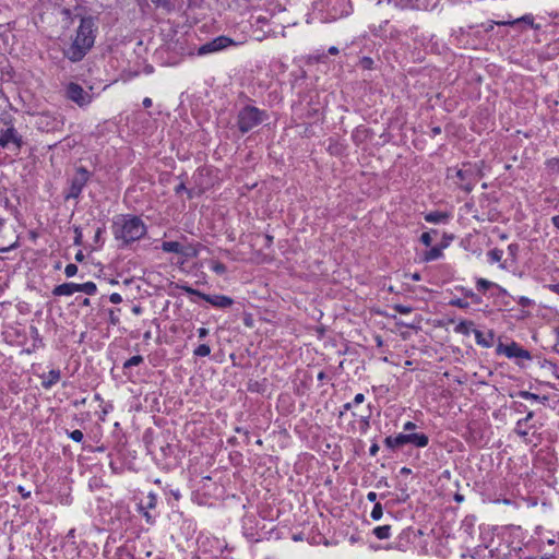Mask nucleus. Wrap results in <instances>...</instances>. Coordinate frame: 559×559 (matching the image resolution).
Wrapping results in <instances>:
<instances>
[{
    "label": "nucleus",
    "mask_w": 559,
    "mask_h": 559,
    "mask_svg": "<svg viewBox=\"0 0 559 559\" xmlns=\"http://www.w3.org/2000/svg\"><path fill=\"white\" fill-rule=\"evenodd\" d=\"M94 39L92 20L82 19L73 43L64 52L66 56L71 61H80L94 45Z\"/></svg>",
    "instance_id": "f257e3e1"
},
{
    "label": "nucleus",
    "mask_w": 559,
    "mask_h": 559,
    "mask_svg": "<svg viewBox=\"0 0 559 559\" xmlns=\"http://www.w3.org/2000/svg\"><path fill=\"white\" fill-rule=\"evenodd\" d=\"M146 233L144 223L139 217H122L114 223V234L117 239L129 243L142 238Z\"/></svg>",
    "instance_id": "f03ea898"
},
{
    "label": "nucleus",
    "mask_w": 559,
    "mask_h": 559,
    "mask_svg": "<svg viewBox=\"0 0 559 559\" xmlns=\"http://www.w3.org/2000/svg\"><path fill=\"white\" fill-rule=\"evenodd\" d=\"M266 118L265 111L254 106H246L238 114V128L241 133H247Z\"/></svg>",
    "instance_id": "7ed1b4c3"
},
{
    "label": "nucleus",
    "mask_w": 559,
    "mask_h": 559,
    "mask_svg": "<svg viewBox=\"0 0 559 559\" xmlns=\"http://www.w3.org/2000/svg\"><path fill=\"white\" fill-rule=\"evenodd\" d=\"M88 178L90 173L84 167L78 168L75 176L71 180V186L69 192L66 194V199H76L88 181Z\"/></svg>",
    "instance_id": "20e7f679"
},
{
    "label": "nucleus",
    "mask_w": 559,
    "mask_h": 559,
    "mask_svg": "<svg viewBox=\"0 0 559 559\" xmlns=\"http://www.w3.org/2000/svg\"><path fill=\"white\" fill-rule=\"evenodd\" d=\"M497 354H503L508 358H522V359H532V355L528 350L522 348L518 343L512 342L509 345H504L499 343L497 346Z\"/></svg>",
    "instance_id": "39448f33"
},
{
    "label": "nucleus",
    "mask_w": 559,
    "mask_h": 559,
    "mask_svg": "<svg viewBox=\"0 0 559 559\" xmlns=\"http://www.w3.org/2000/svg\"><path fill=\"white\" fill-rule=\"evenodd\" d=\"M187 292L189 294H193L205 300L206 302L211 304L214 307L217 308H228L234 304V300L230 297L223 296V295H206L204 293H201L193 288H187Z\"/></svg>",
    "instance_id": "423d86ee"
},
{
    "label": "nucleus",
    "mask_w": 559,
    "mask_h": 559,
    "mask_svg": "<svg viewBox=\"0 0 559 559\" xmlns=\"http://www.w3.org/2000/svg\"><path fill=\"white\" fill-rule=\"evenodd\" d=\"M67 97L79 106H84L90 103L91 97L84 92L83 87L76 83H70L67 87Z\"/></svg>",
    "instance_id": "0eeeda50"
},
{
    "label": "nucleus",
    "mask_w": 559,
    "mask_h": 559,
    "mask_svg": "<svg viewBox=\"0 0 559 559\" xmlns=\"http://www.w3.org/2000/svg\"><path fill=\"white\" fill-rule=\"evenodd\" d=\"M231 43H233V40L230 38H228L226 36H218L215 39L202 45L198 49V53L202 56V55H206L210 52H215V51L226 48Z\"/></svg>",
    "instance_id": "6e6552de"
},
{
    "label": "nucleus",
    "mask_w": 559,
    "mask_h": 559,
    "mask_svg": "<svg viewBox=\"0 0 559 559\" xmlns=\"http://www.w3.org/2000/svg\"><path fill=\"white\" fill-rule=\"evenodd\" d=\"M10 143H13L16 148H20L22 145V138L17 134L14 128L0 131V145L5 147Z\"/></svg>",
    "instance_id": "1a4fd4ad"
},
{
    "label": "nucleus",
    "mask_w": 559,
    "mask_h": 559,
    "mask_svg": "<svg viewBox=\"0 0 559 559\" xmlns=\"http://www.w3.org/2000/svg\"><path fill=\"white\" fill-rule=\"evenodd\" d=\"M456 177L459 178L460 182L457 185L461 189H463L465 192H471L474 188V173L471 169H459L456 171Z\"/></svg>",
    "instance_id": "9d476101"
},
{
    "label": "nucleus",
    "mask_w": 559,
    "mask_h": 559,
    "mask_svg": "<svg viewBox=\"0 0 559 559\" xmlns=\"http://www.w3.org/2000/svg\"><path fill=\"white\" fill-rule=\"evenodd\" d=\"M78 292H80L79 284L64 283V284L56 286L52 290V294L55 296H70Z\"/></svg>",
    "instance_id": "9b49d317"
},
{
    "label": "nucleus",
    "mask_w": 559,
    "mask_h": 559,
    "mask_svg": "<svg viewBox=\"0 0 559 559\" xmlns=\"http://www.w3.org/2000/svg\"><path fill=\"white\" fill-rule=\"evenodd\" d=\"M476 343L481 345L483 347L489 348L492 346L495 334L492 331H489L488 335L485 336L484 333L479 330H473Z\"/></svg>",
    "instance_id": "f8f14e48"
},
{
    "label": "nucleus",
    "mask_w": 559,
    "mask_h": 559,
    "mask_svg": "<svg viewBox=\"0 0 559 559\" xmlns=\"http://www.w3.org/2000/svg\"><path fill=\"white\" fill-rule=\"evenodd\" d=\"M408 443L407 433H400L396 437H386V447L399 449Z\"/></svg>",
    "instance_id": "ddd939ff"
},
{
    "label": "nucleus",
    "mask_w": 559,
    "mask_h": 559,
    "mask_svg": "<svg viewBox=\"0 0 559 559\" xmlns=\"http://www.w3.org/2000/svg\"><path fill=\"white\" fill-rule=\"evenodd\" d=\"M518 23H525L528 26L538 29L539 26L534 24V17L531 14L523 15L519 19H515L513 21H503V22H497L498 25H515Z\"/></svg>",
    "instance_id": "4468645a"
},
{
    "label": "nucleus",
    "mask_w": 559,
    "mask_h": 559,
    "mask_svg": "<svg viewBox=\"0 0 559 559\" xmlns=\"http://www.w3.org/2000/svg\"><path fill=\"white\" fill-rule=\"evenodd\" d=\"M408 443L417 448H424L428 444L429 439L425 433H407Z\"/></svg>",
    "instance_id": "2eb2a0df"
},
{
    "label": "nucleus",
    "mask_w": 559,
    "mask_h": 559,
    "mask_svg": "<svg viewBox=\"0 0 559 559\" xmlns=\"http://www.w3.org/2000/svg\"><path fill=\"white\" fill-rule=\"evenodd\" d=\"M60 379L59 370H50L47 376H43V386L48 389L57 383Z\"/></svg>",
    "instance_id": "dca6fc26"
},
{
    "label": "nucleus",
    "mask_w": 559,
    "mask_h": 559,
    "mask_svg": "<svg viewBox=\"0 0 559 559\" xmlns=\"http://www.w3.org/2000/svg\"><path fill=\"white\" fill-rule=\"evenodd\" d=\"M151 2L156 9H159L165 13H170L175 9L171 0H151Z\"/></svg>",
    "instance_id": "f3484780"
},
{
    "label": "nucleus",
    "mask_w": 559,
    "mask_h": 559,
    "mask_svg": "<svg viewBox=\"0 0 559 559\" xmlns=\"http://www.w3.org/2000/svg\"><path fill=\"white\" fill-rule=\"evenodd\" d=\"M162 249L165 252L182 253V246L178 241H164Z\"/></svg>",
    "instance_id": "a211bd4d"
},
{
    "label": "nucleus",
    "mask_w": 559,
    "mask_h": 559,
    "mask_svg": "<svg viewBox=\"0 0 559 559\" xmlns=\"http://www.w3.org/2000/svg\"><path fill=\"white\" fill-rule=\"evenodd\" d=\"M448 214L442 212H430L425 216V219L429 223H440L448 219Z\"/></svg>",
    "instance_id": "6ab92c4d"
},
{
    "label": "nucleus",
    "mask_w": 559,
    "mask_h": 559,
    "mask_svg": "<svg viewBox=\"0 0 559 559\" xmlns=\"http://www.w3.org/2000/svg\"><path fill=\"white\" fill-rule=\"evenodd\" d=\"M474 323L472 321H461L455 328L456 333L468 335Z\"/></svg>",
    "instance_id": "aec40b11"
},
{
    "label": "nucleus",
    "mask_w": 559,
    "mask_h": 559,
    "mask_svg": "<svg viewBox=\"0 0 559 559\" xmlns=\"http://www.w3.org/2000/svg\"><path fill=\"white\" fill-rule=\"evenodd\" d=\"M518 396L522 397V399H525V400H534V401H540L543 403L547 402L548 401V397L547 396H539L535 393H531L528 391H520L518 392L516 394Z\"/></svg>",
    "instance_id": "412c9836"
},
{
    "label": "nucleus",
    "mask_w": 559,
    "mask_h": 559,
    "mask_svg": "<svg viewBox=\"0 0 559 559\" xmlns=\"http://www.w3.org/2000/svg\"><path fill=\"white\" fill-rule=\"evenodd\" d=\"M442 254V251L440 248L438 247H432L430 250H428L426 253H425V261H432V260H437L441 257Z\"/></svg>",
    "instance_id": "4be33fe9"
},
{
    "label": "nucleus",
    "mask_w": 559,
    "mask_h": 559,
    "mask_svg": "<svg viewBox=\"0 0 559 559\" xmlns=\"http://www.w3.org/2000/svg\"><path fill=\"white\" fill-rule=\"evenodd\" d=\"M80 292L85 293L87 295H94L97 290L95 283L86 282L84 284H79Z\"/></svg>",
    "instance_id": "5701e85b"
},
{
    "label": "nucleus",
    "mask_w": 559,
    "mask_h": 559,
    "mask_svg": "<svg viewBox=\"0 0 559 559\" xmlns=\"http://www.w3.org/2000/svg\"><path fill=\"white\" fill-rule=\"evenodd\" d=\"M488 257L490 262L492 263L500 262L503 257V251L498 248H495L488 252Z\"/></svg>",
    "instance_id": "b1692460"
},
{
    "label": "nucleus",
    "mask_w": 559,
    "mask_h": 559,
    "mask_svg": "<svg viewBox=\"0 0 559 559\" xmlns=\"http://www.w3.org/2000/svg\"><path fill=\"white\" fill-rule=\"evenodd\" d=\"M211 354V347L206 344H201L194 349V355L199 357H206Z\"/></svg>",
    "instance_id": "393cba45"
},
{
    "label": "nucleus",
    "mask_w": 559,
    "mask_h": 559,
    "mask_svg": "<svg viewBox=\"0 0 559 559\" xmlns=\"http://www.w3.org/2000/svg\"><path fill=\"white\" fill-rule=\"evenodd\" d=\"M393 309L402 314H408L413 311V307L411 305L404 304H394L392 305Z\"/></svg>",
    "instance_id": "a878e982"
},
{
    "label": "nucleus",
    "mask_w": 559,
    "mask_h": 559,
    "mask_svg": "<svg viewBox=\"0 0 559 559\" xmlns=\"http://www.w3.org/2000/svg\"><path fill=\"white\" fill-rule=\"evenodd\" d=\"M143 361V357L140 356V355H136V356H132L130 359H128L123 367L124 368H129V367H132V366H138L140 365L141 362Z\"/></svg>",
    "instance_id": "bb28decb"
},
{
    "label": "nucleus",
    "mask_w": 559,
    "mask_h": 559,
    "mask_svg": "<svg viewBox=\"0 0 559 559\" xmlns=\"http://www.w3.org/2000/svg\"><path fill=\"white\" fill-rule=\"evenodd\" d=\"M476 286H477V289L478 290H486L492 286H495V284L492 282H489L485 278H479L476 283Z\"/></svg>",
    "instance_id": "cd10ccee"
},
{
    "label": "nucleus",
    "mask_w": 559,
    "mask_h": 559,
    "mask_svg": "<svg viewBox=\"0 0 559 559\" xmlns=\"http://www.w3.org/2000/svg\"><path fill=\"white\" fill-rule=\"evenodd\" d=\"M382 513H383V512H382V506H381V503H379V502H378V503H376V504H374V507H373V509H372V511H371V518H372L373 520H379V519H381Z\"/></svg>",
    "instance_id": "c85d7f7f"
},
{
    "label": "nucleus",
    "mask_w": 559,
    "mask_h": 559,
    "mask_svg": "<svg viewBox=\"0 0 559 559\" xmlns=\"http://www.w3.org/2000/svg\"><path fill=\"white\" fill-rule=\"evenodd\" d=\"M64 273L67 277H72L78 273V266L73 263H70L66 266Z\"/></svg>",
    "instance_id": "c756f323"
},
{
    "label": "nucleus",
    "mask_w": 559,
    "mask_h": 559,
    "mask_svg": "<svg viewBox=\"0 0 559 559\" xmlns=\"http://www.w3.org/2000/svg\"><path fill=\"white\" fill-rule=\"evenodd\" d=\"M449 304L451 306H454V307H457V308H462V309H465V308L468 307V302L465 301L464 299H461V298L452 299Z\"/></svg>",
    "instance_id": "7c9ffc66"
},
{
    "label": "nucleus",
    "mask_w": 559,
    "mask_h": 559,
    "mask_svg": "<svg viewBox=\"0 0 559 559\" xmlns=\"http://www.w3.org/2000/svg\"><path fill=\"white\" fill-rule=\"evenodd\" d=\"M432 240H433V239H432V237H431L430 233H423V234H421V236H420V241H421L425 246H427V247H429V246L432 243Z\"/></svg>",
    "instance_id": "2f4dec72"
},
{
    "label": "nucleus",
    "mask_w": 559,
    "mask_h": 559,
    "mask_svg": "<svg viewBox=\"0 0 559 559\" xmlns=\"http://www.w3.org/2000/svg\"><path fill=\"white\" fill-rule=\"evenodd\" d=\"M212 270L217 274H224L226 272V266L221 262H215Z\"/></svg>",
    "instance_id": "473e14b6"
},
{
    "label": "nucleus",
    "mask_w": 559,
    "mask_h": 559,
    "mask_svg": "<svg viewBox=\"0 0 559 559\" xmlns=\"http://www.w3.org/2000/svg\"><path fill=\"white\" fill-rule=\"evenodd\" d=\"M70 438L75 441V442H81L83 440V432L79 429L76 430H73L71 433H70Z\"/></svg>",
    "instance_id": "72a5a7b5"
},
{
    "label": "nucleus",
    "mask_w": 559,
    "mask_h": 559,
    "mask_svg": "<svg viewBox=\"0 0 559 559\" xmlns=\"http://www.w3.org/2000/svg\"><path fill=\"white\" fill-rule=\"evenodd\" d=\"M74 233H75L74 243L80 246L82 243V231L79 227H75Z\"/></svg>",
    "instance_id": "f704fd0d"
},
{
    "label": "nucleus",
    "mask_w": 559,
    "mask_h": 559,
    "mask_svg": "<svg viewBox=\"0 0 559 559\" xmlns=\"http://www.w3.org/2000/svg\"><path fill=\"white\" fill-rule=\"evenodd\" d=\"M360 63H361V66H362V68H364V69H370V68H371V66H372V63H373V61H372V59H371V58H369V57H364V58L361 59Z\"/></svg>",
    "instance_id": "c9c22d12"
},
{
    "label": "nucleus",
    "mask_w": 559,
    "mask_h": 559,
    "mask_svg": "<svg viewBox=\"0 0 559 559\" xmlns=\"http://www.w3.org/2000/svg\"><path fill=\"white\" fill-rule=\"evenodd\" d=\"M373 533L374 535L379 538V539H383L384 538V526H378L373 530Z\"/></svg>",
    "instance_id": "e433bc0d"
},
{
    "label": "nucleus",
    "mask_w": 559,
    "mask_h": 559,
    "mask_svg": "<svg viewBox=\"0 0 559 559\" xmlns=\"http://www.w3.org/2000/svg\"><path fill=\"white\" fill-rule=\"evenodd\" d=\"M112 304H120L122 301V297L118 293H114L109 297Z\"/></svg>",
    "instance_id": "4c0bfd02"
},
{
    "label": "nucleus",
    "mask_w": 559,
    "mask_h": 559,
    "mask_svg": "<svg viewBox=\"0 0 559 559\" xmlns=\"http://www.w3.org/2000/svg\"><path fill=\"white\" fill-rule=\"evenodd\" d=\"M519 304L522 307H530L533 304V301L530 298H527V297H520Z\"/></svg>",
    "instance_id": "58836bf2"
},
{
    "label": "nucleus",
    "mask_w": 559,
    "mask_h": 559,
    "mask_svg": "<svg viewBox=\"0 0 559 559\" xmlns=\"http://www.w3.org/2000/svg\"><path fill=\"white\" fill-rule=\"evenodd\" d=\"M508 250H509V252H510V254L512 257H515L516 253H518V250H519V245L518 243H511V245H509Z\"/></svg>",
    "instance_id": "ea45409f"
},
{
    "label": "nucleus",
    "mask_w": 559,
    "mask_h": 559,
    "mask_svg": "<svg viewBox=\"0 0 559 559\" xmlns=\"http://www.w3.org/2000/svg\"><path fill=\"white\" fill-rule=\"evenodd\" d=\"M533 416H534V413H533V412H530V413L526 415V417H525V418L520 419V420L518 421V427H522V425H523L524 423H527L528 420H531V419L533 418Z\"/></svg>",
    "instance_id": "a19ab883"
},
{
    "label": "nucleus",
    "mask_w": 559,
    "mask_h": 559,
    "mask_svg": "<svg viewBox=\"0 0 559 559\" xmlns=\"http://www.w3.org/2000/svg\"><path fill=\"white\" fill-rule=\"evenodd\" d=\"M109 320H110V323L116 325L118 322H119V319L118 317L115 314V311L114 310H110L109 311Z\"/></svg>",
    "instance_id": "79ce46f5"
},
{
    "label": "nucleus",
    "mask_w": 559,
    "mask_h": 559,
    "mask_svg": "<svg viewBox=\"0 0 559 559\" xmlns=\"http://www.w3.org/2000/svg\"><path fill=\"white\" fill-rule=\"evenodd\" d=\"M198 334H199V337H200V338H203V337H205V336L209 334V330H207V329H205V328H200V329L198 330Z\"/></svg>",
    "instance_id": "37998d69"
},
{
    "label": "nucleus",
    "mask_w": 559,
    "mask_h": 559,
    "mask_svg": "<svg viewBox=\"0 0 559 559\" xmlns=\"http://www.w3.org/2000/svg\"><path fill=\"white\" fill-rule=\"evenodd\" d=\"M415 428H416V425H415L414 423H412V421H407V423L404 425V430H405V431H411V430H413V429H415Z\"/></svg>",
    "instance_id": "c03bdc74"
},
{
    "label": "nucleus",
    "mask_w": 559,
    "mask_h": 559,
    "mask_svg": "<svg viewBox=\"0 0 559 559\" xmlns=\"http://www.w3.org/2000/svg\"><path fill=\"white\" fill-rule=\"evenodd\" d=\"M364 400H365L364 394L358 393V394L355 396V399H354V403H355V404H360V403H362V402H364Z\"/></svg>",
    "instance_id": "a18cd8bd"
},
{
    "label": "nucleus",
    "mask_w": 559,
    "mask_h": 559,
    "mask_svg": "<svg viewBox=\"0 0 559 559\" xmlns=\"http://www.w3.org/2000/svg\"><path fill=\"white\" fill-rule=\"evenodd\" d=\"M17 490L22 495L23 498H28L31 496V492L25 491V489L22 486H19Z\"/></svg>",
    "instance_id": "49530a36"
},
{
    "label": "nucleus",
    "mask_w": 559,
    "mask_h": 559,
    "mask_svg": "<svg viewBox=\"0 0 559 559\" xmlns=\"http://www.w3.org/2000/svg\"><path fill=\"white\" fill-rule=\"evenodd\" d=\"M148 498H150V502L147 503V508H154L155 507V502H156L155 496L154 495H150Z\"/></svg>",
    "instance_id": "de8ad7c7"
},
{
    "label": "nucleus",
    "mask_w": 559,
    "mask_h": 559,
    "mask_svg": "<svg viewBox=\"0 0 559 559\" xmlns=\"http://www.w3.org/2000/svg\"><path fill=\"white\" fill-rule=\"evenodd\" d=\"M515 432L521 436V437H525L527 435V431L523 430V428L521 427H518L515 428Z\"/></svg>",
    "instance_id": "09e8293b"
},
{
    "label": "nucleus",
    "mask_w": 559,
    "mask_h": 559,
    "mask_svg": "<svg viewBox=\"0 0 559 559\" xmlns=\"http://www.w3.org/2000/svg\"><path fill=\"white\" fill-rule=\"evenodd\" d=\"M551 222L556 228L559 229V215H556L551 218Z\"/></svg>",
    "instance_id": "8fccbe9b"
},
{
    "label": "nucleus",
    "mask_w": 559,
    "mask_h": 559,
    "mask_svg": "<svg viewBox=\"0 0 559 559\" xmlns=\"http://www.w3.org/2000/svg\"><path fill=\"white\" fill-rule=\"evenodd\" d=\"M75 260L78 262H82L84 260V254L82 251H79L76 254H75Z\"/></svg>",
    "instance_id": "3c124183"
},
{
    "label": "nucleus",
    "mask_w": 559,
    "mask_h": 559,
    "mask_svg": "<svg viewBox=\"0 0 559 559\" xmlns=\"http://www.w3.org/2000/svg\"><path fill=\"white\" fill-rule=\"evenodd\" d=\"M369 501H374L377 499V493L373 491H370L367 496Z\"/></svg>",
    "instance_id": "603ef678"
},
{
    "label": "nucleus",
    "mask_w": 559,
    "mask_h": 559,
    "mask_svg": "<svg viewBox=\"0 0 559 559\" xmlns=\"http://www.w3.org/2000/svg\"><path fill=\"white\" fill-rule=\"evenodd\" d=\"M151 105H152V99L151 98L146 97V98L143 99V106L144 107L148 108V107H151Z\"/></svg>",
    "instance_id": "864d4df0"
},
{
    "label": "nucleus",
    "mask_w": 559,
    "mask_h": 559,
    "mask_svg": "<svg viewBox=\"0 0 559 559\" xmlns=\"http://www.w3.org/2000/svg\"><path fill=\"white\" fill-rule=\"evenodd\" d=\"M379 451V445L378 444H372L371 448H370V454H376L377 452Z\"/></svg>",
    "instance_id": "5fc2aeb1"
},
{
    "label": "nucleus",
    "mask_w": 559,
    "mask_h": 559,
    "mask_svg": "<svg viewBox=\"0 0 559 559\" xmlns=\"http://www.w3.org/2000/svg\"><path fill=\"white\" fill-rule=\"evenodd\" d=\"M132 311H133L134 314H140L141 311H142V308L140 306H134L132 308Z\"/></svg>",
    "instance_id": "6e6d98bb"
},
{
    "label": "nucleus",
    "mask_w": 559,
    "mask_h": 559,
    "mask_svg": "<svg viewBox=\"0 0 559 559\" xmlns=\"http://www.w3.org/2000/svg\"><path fill=\"white\" fill-rule=\"evenodd\" d=\"M186 190V187L183 183H180L179 186L176 187V192L177 193H180L181 191Z\"/></svg>",
    "instance_id": "4d7b16f0"
},
{
    "label": "nucleus",
    "mask_w": 559,
    "mask_h": 559,
    "mask_svg": "<svg viewBox=\"0 0 559 559\" xmlns=\"http://www.w3.org/2000/svg\"><path fill=\"white\" fill-rule=\"evenodd\" d=\"M329 52L331 55H336V53H338V49L336 47L332 46V47L329 48Z\"/></svg>",
    "instance_id": "13d9d810"
},
{
    "label": "nucleus",
    "mask_w": 559,
    "mask_h": 559,
    "mask_svg": "<svg viewBox=\"0 0 559 559\" xmlns=\"http://www.w3.org/2000/svg\"><path fill=\"white\" fill-rule=\"evenodd\" d=\"M454 499H455V501L461 502V501H463V496H462V495H460V493H456V495L454 496Z\"/></svg>",
    "instance_id": "bf43d9fd"
},
{
    "label": "nucleus",
    "mask_w": 559,
    "mask_h": 559,
    "mask_svg": "<svg viewBox=\"0 0 559 559\" xmlns=\"http://www.w3.org/2000/svg\"><path fill=\"white\" fill-rule=\"evenodd\" d=\"M265 239H266L267 246H270L273 242V237L270 235H266Z\"/></svg>",
    "instance_id": "052dcab7"
},
{
    "label": "nucleus",
    "mask_w": 559,
    "mask_h": 559,
    "mask_svg": "<svg viewBox=\"0 0 559 559\" xmlns=\"http://www.w3.org/2000/svg\"><path fill=\"white\" fill-rule=\"evenodd\" d=\"M143 336H144V340H146V341L152 338V334L150 331L145 332Z\"/></svg>",
    "instance_id": "680f3d73"
},
{
    "label": "nucleus",
    "mask_w": 559,
    "mask_h": 559,
    "mask_svg": "<svg viewBox=\"0 0 559 559\" xmlns=\"http://www.w3.org/2000/svg\"><path fill=\"white\" fill-rule=\"evenodd\" d=\"M401 324H403V325H405V326H413V325H414V322L403 321V322H401Z\"/></svg>",
    "instance_id": "e2e57ef3"
},
{
    "label": "nucleus",
    "mask_w": 559,
    "mask_h": 559,
    "mask_svg": "<svg viewBox=\"0 0 559 559\" xmlns=\"http://www.w3.org/2000/svg\"><path fill=\"white\" fill-rule=\"evenodd\" d=\"M432 132H433L435 134H439V133L441 132L440 127H436V128H433V129H432Z\"/></svg>",
    "instance_id": "0e129e2a"
},
{
    "label": "nucleus",
    "mask_w": 559,
    "mask_h": 559,
    "mask_svg": "<svg viewBox=\"0 0 559 559\" xmlns=\"http://www.w3.org/2000/svg\"><path fill=\"white\" fill-rule=\"evenodd\" d=\"M82 306H90V299L88 298H84L83 301H82Z\"/></svg>",
    "instance_id": "69168bd1"
},
{
    "label": "nucleus",
    "mask_w": 559,
    "mask_h": 559,
    "mask_svg": "<svg viewBox=\"0 0 559 559\" xmlns=\"http://www.w3.org/2000/svg\"><path fill=\"white\" fill-rule=\"evenodd\" d=\"M100 234H102V229H100V228H98V229L96 230V234H95V239H96V240L98 239V237L100 236Z\"/></svg>",
    "instance_id": "338daca9"
},
{
    "label": "nucleus",
    "mask_w": 559,
    "mask_h": 559,
    "mask_svg": "<svg viewBox=\"0 0 559 559\" xmlns=\"http://www.w3.org/2000/svg\"><path fill=\"white\" fill-rule=\"evenodd\" d=\"M144 516H145V519H146V521H147V522H151V515H150V513H148V512H146V511H145V512H144Z\"/></svg>",
    "instance_id": "774afa93"
}]
</instances>
